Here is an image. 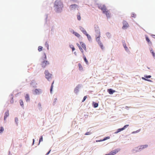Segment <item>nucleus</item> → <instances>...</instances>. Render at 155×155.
<instances>
[{
    "instance_id": "f257e3e1",
    "label": "nucleus",
    "mask_w": 155,
    "mask_h": 155,
    "mask_svg": "<svg viewBox=\"0 0 155 155\" xmlns=\"http://www.w3.org/2000/svg\"><path fill=\"white\" fill-rule=\"evenodd\" d=\"M54 7L57 12H60L62 10L63 5L60 1H56L55 2Z\"/></svg>"
},
{
    "instance_id": "f03ea898",
    "label": "nucleus",
    "mask_w": 155,
    "mask_h": 155,
    "mask_svg": "<svg viewBox=\"0 0 155 155\" xmlns=\"http://www.w3.org/2000/svg\"><path fill=\"white\" fill-rule=\"evenodd\" d=\"M98 8L102 11L105 14L107 18L110 17V12L104 5H100L98 6Z\"/></svg>"
},
{
    "instance_id": "7ed1b4c3",
    "label": "nucleus",
    "mask_w": 155,
    "mask_h": 155,
    "mask_svg": "<svg viewBox=\"0 0 155 155\" xmlns=\"http://www.w3.org/2000/svg\"><path fill=\"white\" fill-rule=\"evenodd\" d=\"M45 78L48 81H50L52 78V74H50L48 70L45 71Z\"/></svg>"
},
{
    "instance_id": "20e7f679",
    "label": "nucleus",
    "mask_w": 155,
    "mask_h": 155,
    "mask_svg": "<svg viewBox=\"0 0 155 155\" xmlns=\"http://www.w3.org/2000/svg\"><path fill=\"white\" fill-rule=\"evenodd\" d=\"M100 37L99 36H97V35L96 36V41L97 42L99 45L100 46L101 48L102 49H103L104 48V47L103 44L101 42L100 40Z\"/></svg>"
},
{
    "instance_id": "39448f33",
    "label": "nucleus",
    "mask_w": 155,
    "mask_h": 155,
    "mask_svg": "<svg viewBox=\"0 0 155 155\" xmlns=\"http://www.w3.org/2000/svg\"><path fill=\"white\" fill-rule=\"evenodd\" d=\"M95 30L97 33L96 36L97 35V36H99V37H100V32L99 31V28L97 25H95Z\"/></svg>"
},
{
    "instance_id": "423d86ee",
    "label": "nucleus",
    "mask_w": 155,
    "mask_h": 155,
    "mask_svg": "<svg viewBox=\"0 0 155 155\" xmlns=\"http://www.w3.org/2000/svg\"><path fill=\"white\" fill-rule=\"evenodd\" d=\"M119 150H120L119 149H115L110 152L108 154H106L105 155H114L117 153Z\"/></svg>"
},
{
    "instance_id": "0eeeda50",
    "label": "nucleus",
    "mask_w": 155,
    "mask_h": 155,
    "mask_svg": "<svg viewBox=\"0 0 155 155\" xmlns=\"http://www.w3.org/2000/svg\"><path fill=\"white\" fill-rule=\"evenodd\" d=\"M119 150H120L119 149H115L110 152L108 154H106L105 155H114L117 153Z\"/></svg>"
},
{
    "instance_id": "6e6552de",
    "label": "nucleus",
    "mask_w": 155,
    "mask_h": 155,
    "mask_svg": "<svg viewBox=\"0 0 155 155\" xmlns=\"http://www.w3.org/2000/svg\"><path fill=\"white\" fill-rule=\"evenodd\" d=\"M123 26L122 29H124L127 28L129 27V25L127 22L125 21H124L123 22Z\"/></svg>"
},
{
    "instance_id": "1a4fd4ad",
    "label": "nucleus",
    "mask_w": 155,
    "mask_h": 155,
    "mask_svg": "<svg viewBox=\"0 0 155 155\" xmlns=\"http://www.w3.org/2000/svg\"><path fill=\"white\" fill-rule=\"evenodd\" d=\"M49 64V63L48 61H44L42 62L41 65L42 67L44 68L47 65Z\"/></svg>"
},
{
    "instance_id": "9d476101",
    "label": "nucleus",
    "mask_w": 155,
    "mask_h": 155,
    "mask_svg": "<svg viewBox=\"0 0 155 155\" xmlns=\"http://www.w3.org/2000/svg\"><path fill=\"white\" fill-rule=\"evenodd\" d=\"M41 92V89H36L34 91V94L35 95L39 94Z\"/></svg>"
},
{
    "instance_id": "9b49d317",
    "label": "nucleus",
    "mask_w": 155,
    "mask_h": 155,
    "mask_svg": "<svg viewBox=\"0 0 155 155\" xmlns=\"http://www.w3.org/2000/svg\"><path fill=\"white\" fill-rule=\"evenodd\" d=\"M107 92L110 94H112L116 92L115 91L112 90V89H109L107 90Z\"/></svg>"
},
{
    "instance_id": "f8f14e48",
    "label": "nucleus",
    "mask_w": 155,
    "mask_h": 155,
    "mask_svg": "<svg viewBox=\"0 0 155 155\" xmlns=\"http://www.w3.org/2000/svg\"><path fill=\"white\" fill-rule=\"evenodd\" d=\"M80 43L81 44V47L83 48L85 51H87L86 47L85 45L82 42H80Z\"/></svg>"
},
{
    "instance_id": "ddd939ff",
    "label": "nucleus",
    "mask_w": 155,
    "mask_h": 155,
    "mask_svg": "<svg viewBox=\"0 0 155 155\" xmlns=\"http://www.w3.org/2000/svg\"><path fill=\"white\" fill-rule=\"evenodd\" d=\"M78 7V6L75 4L72 5L70 6V8L71 10H73Z\"/></svg>"
},
{
    "instance_id": "4468645a",
    "label": "nucleus",
    "mask_w": 155,
    "mask_h": 155,
    "mask_svg": "<svg viewBox=\"0 0 155 155\" xmlns=\"http://www.w3.org/2000/svg\"><path fill=\"white\" fill-rule=\"evenodd\" d=\"M79 28L80 30L84 34H86L87 32L85 30V29L82 27L80 26L79 27Z\"/></svg>"
},
{
    "instance_id": "2eb2a0df",
    "label": "nucleus",
    "mask_w": 155,
    "mask_h": 155,
    "mask_svg": "<svg viewBox=\"0 0 155 155\" xmlns=\"http://www.w3.org/2000/svg\"><path fill=\"white\" fill-rule=\"evenodd\" d=\"M9 112L8 110L7 111H6L5 114V115L4 117V120H5L7 118V117L8 116H9Z\"/></svg>"
},
{
    "instance_id": "dca6fc26",
    "label": "nucleus",
    "mask_w": 155,
    "mask_h": 155,
    "mask_svg": "<svg viewBox=\"0 0 155 155\" xmlns=\"http://www.w3.org/2000/svg\"><path fill=\"white\" fill-rule=\"evenodd\" d=\"M146 39L147 41V43H148V44L152 45V43L150 41L149 38L147 36H146Z\"/></svg>"
},
{
    "instance_id": "f3484780",
    "label": "nucleus",
    "mask_w": 155,
    "mask_h": 155,
    "mask_svg": "<svg viewBox=\"0 0 155 155\" xmlns=\"http://www.w3.org/2000/svg\"><path fill=\"white\" fill-rule=\"evenodd\" d=\"M79 86H77L75 88V89H74V92L75 93L77 94L78 92L79 91Z\"/></svg>"
},
{
    "instance_id": "a211bd4d",
    "label": "nucleus",
    "mask_w": 155,
    "mask_h": 155,
    "mask_svg": "<svg viewBox=\"0 0 155 155\" xmlns=\"http://www.w3.org/2000/svg\"><path fill=\"white\" fill-rule=\"evenodd\" d=\"M73 33L75 35L78 37V38H79L80 37L81 35L79 34L77 32L73 31Z\"/></svg>"
},
{
    "instance_id": "6ab92c4d",
    "label": "nucleus",
    "mask_w": 155,
    "mask_h": 155,
    "mask_svg": "<svg viewBox=\"0 0 155 155\" xmlns=\"http://www.w3.org/2000/svg\"><path fill=\"white\" fill-rule=\"evenodd\" d=\"M25 98L27 101H28L30 100L29 96V94H27L25 96Z\"/></svg>"
},
{
    "instance_id": "aec40b11",
    "label": "nucleus",
    "mask_w": 155,
    "mask_h": 155,
    "mask_svg": "<svg viewBox=\"0 0 155 155\" xmlns=\"http://www.w3.org/2000/svg\"><path fill=\"white\" fill-rule=\"evenodd\" d=\"M83 58H84V61L85 62L86 64H88V61L86 59V57H85V55H84V54H83Z\"/></svg>"
},
{
    "instance_id": "412c9836",
    "label": "nucleus",
    "mask_w": 155,
    "mask_h": 155,
    "mask_svg": "<svg viewBox=\"0 0 155 155\" xmlns=\"http://www.w3.org/2000/svg\"><path fill=\"white\" fill-rule=\"evenodd\" d=\"M79 69L80 71H82L83 70V68L80 63L78 64Z\"/></svg>"
},
{
    "instance_id": "4be33fe9",
    "label": "nucleus",
    "mask_w": 155,
    "mask_h": 155,
    "mask_svg": "<svg viewBox=\"0 0 155 155\" xmlns=\"http://www.w3.org/2000/svg\"><path fill=\"white\" fill-rule=\"evenodd\" d=\"M124 130V128H121L118 129H117V131L115 132V133L117 134L121 131Z\"/></svg>"
},
{
    "instance_id": "5701e85b",
    "label": "nucleus",
    "mask_w": 155,
    "mask_h": 155,
    "mask_svg": "<svg viewBox=\"0 0 155 155\" xmlns=\"http://www.w3.org/2000/svg\"><path fill=\"white\" fill-rule=\"evenodd\" d=\"M85 35L87 36L88 39L89 40H91V36L87 34V32L86 34H85Z\"/></svg>"
},
{
    "instance_id": "b1692460",
    "label": "nucleus",
    "mask_w": 155,
    "mask_h": 155,
    "mask_svg": "<svg viewBox=\"0 0 155 155\" xmlns=\"http://www.w3.org/2000/svg\"><path fill=\"white\" fill-rule=\"evenodd\" d=\"M54 81H53L52 83V84H51V89H50L51 93L52 90V89H53V84L54 83Z\"/></svg>"
},
{
    "instance_id": "393cba45",
    "label": "nucleus",
    "mask_w": 155,
    "mask_h": 155,
    "mask_svg": "<svg viewBox=\"0 0 155 155\" xmlns=\"http://www.w3.org/2000/svg\"><path fill=\"white\" fill-rule=\"evenodd\" d=\"M42 47L41 46H39L38 47V50L39 51H41L42 50Z\"/></svg>"
},
{
    "instance_id": "a878e982",
    "label": "nucleus",
    "mask_w": 155,
    "mask_h": 155,
    "mask_svg": "<svg viewBox=\"0 0 155 155\" xmlns=\"http://www.w3.org/2000/svg\"><path fill=\"white\" fill-rule=\"evenodd\" d=\"M4 128L2 127H1L0 129V133H2L4 131Z\"/></svg>"
},
{
    "instance_id": "bb28decb",
    "label": "nucleus",
    "mask_w": 155,
    "mask_h": 155,
    "mask_svg": "<svg viewBox=\"0 0 155 155\" xmlns=\"http://www.w3.org/2000/svg\"><path fill=\"white\" fill-rule=\"evenodd\" d=\"M19 102L21 106H23V101L22 100H20Z\"/></svg>"
},
{
    "instance_id": "cd10ccee",
    "label": "nucleus",
    "mask_w": 155,
    "mask_h": 155,
    "mask_svg": "<svg viewBox=\"0 0 155 155\" xmlns=\"http://www.w3.org/2000/svg\"><path fill=\"white\" fill-rule=\"evenodd\" d=\"M80 50L81 51V52L83 54H84V51L83 49L82 48H81V47H79V48Z\"/></svg>"
},
{
    "instance_id": "c85d7f7f",
    "label": "nucleus",
    "mask_w": 155,
    "mask_h": 155,
    "mask_svg": "<svg viewBox=\"0 0 155 155\" xmlns=\"http://www.w3.org/2000/svg\"><path fill=\"white\" fill-rule=\"evenodd\" d=\"M43 141V137L42 136H41L40 139L39 140V144L40 143V142Z\"/></svg>"
},
{
    "instance_id": "c756f323",
    "label": "nucleus",
    "mask_w": 155,
    "mask_h": 155,
    "mask_svg": "<svg viewBox=\"0 0 155 155\" xmlns=\"http://www.w3.org/2000/svg\"><path fill=\"white\" fill-rule=\"evenodd\" d=\"M150 52L152 54V55L153 57L155 56V54L154 53L152 49L150 50Z\"/></svg>"
},
{
    "instance_id": "7c9ffc66",
    "label": "nucleus",
    "mask_w": 155,
    "mask_h": 155,
    "mask_svg": "<svg viewBox=\"0 0 155 155\" xmlns=\"http://www.w3.org/2000/svg\"><path fill=\"white\" fill-rule=\"evenodd\" d=\"M77 18L78 20H80L81 19V17L80 15L79 14V15H77Z\"/></svg>"
},
{
    "instance_id": "2f4dec72",
    "label": "nucleus",
    "mask_w": 155,
    "mask_h": 155,
    "mask_svg": "<svg viewBox=\"0 0 155 155\" xmlns=\"http://www.w3.org/2000/svg\"><path fill=\"white\" fill-rule=\"evenodd\" d=\"M98 104L96 103L94 104V107L95 108H96V107H97L98 106Z\"/></svg>"
},
{
    "instance_id": "473e14b6",
    "label": "nucleus",
    "mask_w": 155,
    "mask_h": 155,
    "mask_svg": "<svg viewBox=\"0 0 155 155\" xmlns=\"http://www.w3.org/2000/svg\"><path fill=\"white\" fill-rule=\"evenodd\" d=\"M136 16V15L135 13H132L131 15V16L134 18H135Z\"/></svg>"
},
{
    "instance_id": "72a5a7b5",
    "label": "nucleus",
    "mask_w": 155,
    "mask_h": 155,
    "mask_svg": "<svg viewBox=\"0 0 155 155\" xmlns=\"http://www.w3.org/2000/svg\"><path fill=\"white\" fill-rule=\"evenodd\" d=\"M142 78L143 79V80H145V81H151L150 80H149V79H146V78H143V77H142Z\"/></svg>"
},
{
    "instance_id": "f704fd0d",
    "label": "nucleus",
    "mask_w": 155,
    "mask_h": 155,
    "mask_svg": "<svg viewBox=\"0 0 155 155\" xmlns=\"http://www.w3.org/2000/svg\"><path fill=\"white\" fill-rule=\"evenodd\" d=\"M144 77L147 78H150L151 77V76L150 75H145Z\"/></svg>"
},
{
    "instance_id": "c9c22d12",
    "label": "nucleus",
    "mask_w": 155,
    "mask_h": 155,
    "mask_svg": "<svg viewBox=\"0 0 155 155\" xmlns=\"http://www.w3.org/2000/svg\"><path fill=\"white\" fill-rule=\"evenodd\" d=\"M91 134V132H87L85 134V135H90V134Z\"/></svg>"
},
{
    "instance_id": "e433bc0d",
    "label": "nucleus",
    "mask_w": 155,
    "mask_h": 155,
    "mask_svg": "<svg viewBox=\"0 0 155 155\" xmlns=\"http://www.w3.org/2000/svg\"><path fill=\"white\" fill-rule=\"evenodd\" d=\"M143 149L146 148L148 146V145H143Z\"/></svg>"
},
{
    "instance_id": "4c0bfd02",
    "label": "nucleus",
    "mask_w": 155,
    "mask_h": 155,
    "mask_svg": "<svg viewBox=\"0 0 155 155\" xmlns=\"http://www.w3.org/2000/svg\"><path fill=\"white\" fill-rule=\"evenodd\" d=\"M87 98V96H85L84 97L83 99L82 100V102H84L85 100Z\"/></svg>"
},
{
    "instance_id": "58836bf2",
    "label": "nucleus",
    "mask_w": 155,
    "mask_h": 155,
    "mask_svg": "<svg viewBox=\"0 0 155 155\" xmlns=\"http://www.w3.org/2000/svg\"><path fill=\"white\" fill-rule=\"evenodd\" d=\"M143 147L142 145H141L139 147V150H141L143 149Z\"/></svg>"
},
{
    "instance_id": "ea45409f",
    "label": "nucleus",
    "mask_w": 155,
    "mask_h": 155,
    "mask_svg": "<svg viewBox=\"0 0 155 155\" xmlns=\"http://www.w3.org/2000/svg\"><path fill=\"white\" fill-rule=\"evenodd\" d=\"M123 46H124V48H125V49L126 50L127 49V47H126V44H124Z\"/></svg>"
},
{
    "instance_id": "a19ab883",
    "label": "nucleus",
    "mask_w": 155,
    "mask_h": 155,
    "mask_svg": "<svg viewBox=\"0 0 155 155\" xmlns=\"http://www.w3.org/2000/svg\"><path fill=\"white\" fill-rule=\"evenodd\" d=\"M110 138V137H107L105 138L103 140H105L107 139H109Z\"/></svg>"
},
{
    "instance_id": "79ce46f5",
    "label": "nucleus",
    "mask_w": 155,
    "mask_h": 155,
    "mask_svg": "<svg viewBox=\"0 0 155 155\" xmlns=\"http://www.w3.org/2000/svg\"><path fill=\"white\" fill-rule=\"evenodd\" d=\"M129 125H125L124 127H123V128H124V130L125 129V128L126 127H127Z\"/></svg>"
},
{
    "instance_id": "37998d69",
    "label": "nucleus",
    "mask_w": 155,
    "mask_h": 155,
    "mask_svg": "<svg viewBox=\"0 0 155 155\" xmlns=\"http://www.w3.org/2000/svg\"><path fill=\"white\" fill-rule=\"evenodd\" d=\"M71 49L73 51L75 50V48L74 46H72V47H71Z\"/></svg>"
},
{
    "instance_id": "c03bdc74",
    "label": "nucleus",
    "mask_w": 155,
    "mask_h": 155,
    "mask_svg": "<svg viewBox=\"0 0 155 155\" xmlns=\"http://www.w3.org/2000/svg\"><path fill=\"white\" fill-rule=\"evenodd\" d=\"M77 45L78 46V47L79 48V47H81L78 43H77Z\"/></svg>"
},
{
    "instance_id": "a18cd8bd",
    "label": "nucleus",
    "mask_w": 155,
    "mask_h": 155,
    "mask_svg": "<svg viewBox=\"0 0 155 155\" xmlns=\"http://www.w3.org/2000/svg\"><path fill=\"white\" fill-rule=\"evenodd\" d=\"M57 100V98L54 99V103H55L56 101Z\"/></svg>"
},
{
    "instance_id": "49530a36",
    "label": "nucleus",
    "mask_w": 155,
    "mask_h": 155,
    "mask_svg": "<svg viewBox=\"0 0 155 155\" xmlns=\"http://www.w3.org/2000/svg\"><path fill=\"white\" fill-rule=\"evenodd\" d=\"M50 151H51V150H49V151L48 152L46 153V155H48V154L49 153H50Z\"/></svg>"
},
{
    "instance_id": "de8ad7c7",
    "label": "nucleus",
    "mask_w": 155,
    "mask_h": 155,
    "mask_svg": "<svg viewBox=\"0 0 155 155\" xmlns=\"http://www.w3.org/2000/svg\"><path fill=\"white\" fill-rule=\"evenodd\" d=\"M45 59H47V57L46 54H45Z\"/></svg>"
},
{
    "instance_id": "09e8293b",
    "label": "nucleus",
    "mask_w": 155,
    "mask_h": 155,
    "mask_svg": "<svg viewBox=\"0 0 155 155\" xmlns=\"http://www.w3.org/2000/svg\"><path fill=\"white\" fill-rule=\"evenodd\" d=\"M35 140L34 139H33V143H34Z\"/></svg>"
},
{
    "instance_id": "8fccbe9b",
    "label": "nucleus",
    "mask_w": 155,
    "mask_h": 155,
    "mask_svg": "<svg viewBox=\"0 0 155 155\" xmlns=\"http://www.w3.org/2000/svg\"><path fill=\"white\" fill-rule=\"evenodd\" d=\"M74 54H75V55H76V52H74Z\"/></svg>"
},
{
    "instance_id": "3c124183",
    "label": "nucleus",
    "mask_w": 155,
    "mask_h": 155,
    "mask_svg": "<svg viewBox=\"0 0 155 155\" xmlns=\"http://www.w3.org/2000/svg\"><path fill=\"white\" fill-rule=\"evenodd\" d=\"M18 120V119H17V120Z\"/></svg>"
},
{
    "instance_id": "603ef678",
    "label": "nucleus",
    "mask_w": 155,
    "mask_h": 155,
    "mask_svg": "<svg viewBox=\"0 0 155 155\" xmlns=\"http://www.w3.org/2000/svg\"><path fill=\"white\" fill-rule=\"evenodd\" d=\"M18 120V119H17V120Z\"/></svg>"
},
{
    "instance_id": "864d4df0",
    "label": "nucleus",
    "mask_w": 155,
    "mask_h": 155,
    "mask_svg": "<svg viewBox=\"0 0 155 155\" xmlns=\"http://www.w3.org/2000/svg\"><path fill=\"white\" fill-rule=\"evenodd\" d=\"M154 36L155 37V35H154Z\"/></svg>"
}]
</instances>
